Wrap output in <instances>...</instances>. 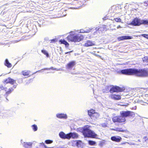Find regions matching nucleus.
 Segmentation results:
<instances>
[{"label": "nucleus", "instance_id": "obj_1", "mask_svg": "<svg viewBox=\"0 0 148 148\" xmlns=\"http://www.w3.org/2000/svg\"><path fill=\"white\" fill-rule=\"evenodd\" d=\"M117 72L119 73L126 75H135L140 77H148V68L143 69L129 68L119 70Z\"/></svg>", "mask_w": 148, "mask_h": 148}, {"label": "nucleus", "instance_id": "obj_2", "mask_svg": "<svg viewBox=\"0 0 148 148\" xmlns=\"http://www.w3.org/2000/svg\"><path fill=\"white\" fill-rule=\"evenodd\" d=\"M121 116H116L113 117L112 120L114 122L123 123L126 121L125 118L134 116V113L129 111H122L120 112Z\"/></svg>", "mask_w": 148, "mask_h": 148}, {"label": "nucleus", "instance_id": "obj_3", "mask_svg": "<svg viewBox=\"0 0 148 148\" xmlns=\"http://www.w3.org/2000/svg\"><path fill=\"white\" fill-rule=\"evenodd\" d=\"M82 133L84 137L96 138L97 135L93 131L90 130V126L87 125L82 129Z\"/></svg>", "mask_w": 148, "mask_h": 148}, {"label": "nucleus", "instance_id": "obj_4", "mask_svg": "<svg viewBox=\"0 0 148 148\" xmlns=\"http://www.w3.org/2000/svg\"><path fill=\"white\" fill-rule=\"evenodd\" d=\"M84 38L83 36L81 34H76L74 32H71L70 35L67 38L68 41L74 42H78L83 40Z\"/></svg>", "mask_w": 148, "mask_h": 148}, {"label": "nucleus", "instance_id": "obj_5", "mask_svg": "<svg viewBox=\"0 0 148 148\" xmlns=\"http://www.w3.org/2000/svg\"><path fill=\"white\" fill-rule=\"evenodd\" d=\"M88 114L92 119L94 120L98 118L99 116V114L97 112H95V110H88Z\"/></svg>", "mask_w": 148, "mask_h": 148}, {"label": "nucleus", "instance_id": "obj_6", "mask_svg": "<svg viewBox=\"0 0 148 148\" xmlns=\"http://www.w3.org/2000/svg\"><path fill=\"white\" fill-rule=\"evenodd\" d=\"M141 19L137 17L134 18L129 25L134 26H140L141 25Z\"/></svg>", "mask_w": 148, "mask_h": 148}, {"label": "nucleus", "instance_id": "obj_7", "mask_svg": "<svg viewBox=\"0 0 148 148\" xmlns=\"http://www.w3.org/2000/svg\"><path fill=\"white\" fill-rule=\"evenodd\" d=\"M123 90V89L117 86H113L110 89V92L111 93L114 92H121Z\"/></svg>", "mask_w": 148, "mask_h": 148}, {"label": "nucleus", "instance_id": "obj_8", "mask_svg": "<svg viewBox=\"0 0 148 148\" xmlns=\"http://www.w3.org/2000/svg\"><path fill=\"white\" fill-rule=\"evenodd\" d=\"M76 64L75 61L69 62L66 65V69L67 70H71Z\"/></svg>", "mask_w": 148, "mask_h": 148}, {"label": "nucleus", "instance_id": "obj_9", "mask_svg": "<svg viewBox=\"0 0 148 148\" xmlns=\"http://www.w3.org/2000/svg\"><path fill=\"white\" fill-rule=\"evenodd\" d=\"M68 139L71 138L73 139H77L78 137V134L75 132H70L68 133Z\"/></svg>", "mask_w": 148, "mask_h": 148}, {"label": "nucleus", "instance_id": "obj_10", "mask_svg": "<svg viewBox=\"0 0 148 148\" xmlns=\"http://www.w3.org/2000/svg\"><path fill=\"white\" fill-rule=\"evenodd\" d=\"M110 139L112 141L116 142H119L121 141L122 140L121 138L118 136H111Z\"/></svg>", "mask_w": 148, "mask_h": 148}, {"label": "nucleus", "instance_id": "obj_11", "mask_svg": "<svg viewBox=\"0 0 148 148\" xmlns=\"http://www.w3.org/2000/svg\"><path fill=\"white\" fill-rule=\"evenodd\" d=\"M132 38V36H123L119 37L118 38V39L119 41L131 39Z\"/></svg>", "mask_w": 148, "mask_h": 148}, {"label": "nucleus", "instance_id": "obj_12", "mask_svg": "<svg viewBox=\"0 0 148 148\" xmlns=\"http://www.w3.org/2000/svg\"><path fill=\"white\" fill-rule=\"evenodd\" d=\"M95 42H92L90 40H87L86 42L85 43L84 46L86 47H89L95 45Z\"/></svg>", "mask_w": 148, "mask_h": 148}, {"label": "nucleus", "instance_id": "obj_13", "mask_svg": "<svg viewBox=\"0 0 148 148\" xmlns=\"http://www.w3.org/2000/svg\"><path fill=\"white\" fill-rule=\"evenodd\" d=\"M56 117L58 118L61 119H66L67 118V115L63 113H59L56 114Z\"/></svg>", "mask_w": 148, "mask_h": 148}, {"label": "nucleus", "instance_id": "obj_14", "mask_svg": "<svg viewBox=\"0 0 148 148\" xmlns=\"http://www.w3.org/2000/svg\"><path fill=\"white\" fill-rule=\"evenodd\" d=\"M59 135L61 138L68 139V133L66 134L63 132H61L59 133Z\"/></svg>", "mask_w": 148, "mask_h": 148}, {"label": "nucleus", "instance_id": "obj_15", "mask_svg": "<svg viewBox=\"0 0 148 148\" xmlns=\"http://www.w3.org/2000/svg\"><path fill=\"white\" fill-rule=\"evenodd\" d=\"M4 82L6 84L10 83L12 84H13L16 82V81L10 77H8L4 80Z\"/></svg>", "mask_w": 148, "mask_h": 148}, {"label": "nucleus", "instance_id": "obj_16", "mask_svg": "<svg viewBox=\"0 0 148 148\" xmlns=\"http://www.w3.org/2000/svg\"><path fill=\"white\" fill-rule=\"evenodd\" d=\"M82 143V142L80 140H73L72 143V145L74 146L80 147L81 146Z\"/></svg>", "mask_w": 148, "mask_h": 148}, {"label": "nucleus", "instance_id": "obj_17", "mask_svg": "<svg viewBox=\"0 0 148 148\" xmlns=\"http://www.w3.org/2000/svg\"><path fill=\"white\" fill-rule=\"evenodd\" d=\"M32 144L31 142H23V146L25 148H32Z\"/></svg>", "mask_w": 148, "mask_h": 148}, {"label": "nucleus", "instance_id": "obj_18", "mask_svg": "<svg viewBox=\"0 0 148 148\" xmlns=\"http://www.w3.org/2000/svg\"><path fill=\"white\" fill-rule=\"evenodd\" d=\"M59 42L61 44H63L65 45V47L67 48L69 46V43L65 40L61 39L59 41Z\"/></svg>", "mask_w": 148, "mask_h": 148}, {"label": "nucleus", "instance_id": "obj_19", "mask_svg": "<svg viewBox=\"0 0 148 148\" xmlns=\"http://www.w3.org/2000/svg\"><path fill=\"white\" fill-rule=\"evenodd\" d=\"M111 98L114 100H118L121 99V96L120 95L114 94L111 95Z\"/></svg>", "mask_w": 148, "mask_h": 148}, {"label": "nucleus", "instance_id": "obj_20", "mask_svg": "<svg viewBox=\"0 0 148 148\" xmlns=\"http://www.w3.org/2000/svg\"><path fill=\"white\" fill-rule=\"evenodd\" d=\"M4 65L8 68H10L12 66L11 64L10 63L7 59L5 60Z\"/></svg>", "mask_w": 148, "mask_h": 148}, {"label": "nucleus", "instance_id": "obj_21", "mask_svg": "<svg viewBox=\"0 0 148 148\" xmlns=\"http://www.w3.org/2000/svg\"><path fill=\"white\" fill-rule=\"evenodd\" d=\"M141 24L142 25H148V20L145 18L144 19H141Z\"/></svg>", "mask_w": 148, "mask_h": 148}, {"label": "nucleus", "instance_id": "obj_22", "mask_svg": "<svg viewBox=\"0 0 148 148\" xmlns=\"http://www.w3.org/2000/svg\"><path fill=\"white\" fill-rule=\"evenodd\" d=\"M50 69L55 70H57V69L56 68H54L53 67H51L50 68H44L43 69H42L41 70H39V71H37L36 72H35L33 74H35L37 72H39L40 71H41L42 70H49Z\"/></svg>", "mask_w": 148, "mask_h": 148}, {"label": "nucleus", "instance_id": "obj_23", "mask_svg": "<svg viewBox=\"0 0 148 148\" xmlns=\"http://www.w3.org/2000/svg\"><path fill=\"white\" fill-rule=\"evenodd\" d=\"M30 72V71L25 70L22 71V73L24 76H27L29 75Z\"/></svg>", "mask_w": 148, "mask_h": 148}, {"label": "nucleus", "instance_id": "obj_24", "mask_svg": "<svg viewBox=\"0 0 148 148\" xmlns=\"http://www.w3.org/2000/svg\"><path fill=\"white\" fill-rule=\"evenodd\" d=\"M41 52L46 56L49 58V55L48 53L45 50L43 49L41 51Z\"/></svg>", "mask_w": 148, "mask_h": 148}, {"label": "nucleus", "instance_id": "obj_25", "mask_svg": "<svg viewBox=\"0 0 148 148\" xmlns=\"http://www.w3.org/2000/svg\"><path fill=\"white\" fill-rule=\"evenodd\" d=\"M88 142V144L90 145H95L96 143L95 141L91 140H89Z\"/></svg>", "mask_w": 148, "mask_h": 148}, {"label": "nucleus", "instance_id": "obj_26", "mask_svg": "<svg viewBox=\"0 0 148 148\" xmlns=\"http://www.w3.org/2000/svg\"><path fill=\"white\" fill-rule=\"evenodd\" d=\"M32 127L33 130L34 131H36L38 130V127L37 125L36 124H34L32 126Z\"/></svg>", "mask_w": 148, "mask_h": 148}, {"label": "nucleus", "instance_id": "obj_27", "mask_svg": "<svg viewBox=\"0 0 148 148\" xmlns=\"http://www.w3.org/2000/svg\"><path fill=\"white\" fill-rule=\"evenodd\" d=\"M11 93V92H10L9 90H8V91H7V92H6L5 94L4 95V96L5 97V98L6 99V102H7L9 100L7 98V97L8 96V95L9 94H10Z\"/></svg>", "mask_w": 148, "mask_h": 148}, {"label": "nucleus", "instance_id": "obj_28", "mask_svg": "<svg viewBox=\"0 0 148 148\" xmlns=\"http://www.w3.org/2000/svg\"><path fill=\"white\" fill-rule=\"evenodd\" d=\"M116 131L117 132H123L125 131V130L122 128H116Z\"/></svg>", "mask_w": 148, "mask_h": 148}, {"label": "nucleus", "instance_id": "obj_29", "mask_svg": "<svg viewBox=\"0 0 148 148\" xmlns=\"http://www.w3.org/2000/svg\"><path fill=\"white\" fill-rule=\"evenodd\" d=\"M53 142V141L52 140H45V143L47 144H49Z\"/></svg>", "mask_w": 148, "mask_h": 148}, {"label": "nucleus", "instance_id": "obj_30", "mask_svg": "<svg viewBox=\"0 0 148 148\" xmlns=\"http://www.w3.org/2000/svg\"><path fill=\"white\" fill-rule=\"evenodd\" d=\"M114 21H115L116 22H121V19L120 18H116L114 19Z\"/></svg>", "mask_w": 148, "mask_h": 148}, {"label": "nucleus", "instance_id": "obj_31", "mask_svg": "<svg viewBox=\"0 0 148 148\" xmlns=\"http://www.w3.org/2000/svg\"><path fill=\"white\" fill-rule=\"evenodd\" d=\"M143 37L148 39V34H143L141 35Z\"/></svg>", "mask_w": 148, "mask_h": 148}, {"label": "nucleus", "instance_id": "obj_32", "mask_svg": "<svg viewBox=\"0 0 148 148\" xmlns=\"http://www.w3.org/2000/svg\"><path fill=\"white\" fill-rule=\"evenodd\" d=\"M3 111L1 110H0V116H1L2 117H3L4 116V113L3 112Z\"/></svg>", "mask_w": 148, "mask_h": 148}, {"label": "nucleus", "instance_id": "obj_33", "mask_svg": "<svg viewBox=\"0 0 148 148\" xmlns=\"http://www.w3.org/2000/svg\"><path fill=\"white\" fill-rule=\"evenodd\" d=\"M102 126L103 127H106L107 126V123H104L102 124Z\"/></svg>", "mask_w": 148, "mask_h": 148}, {"label": "nucleus", "instance_id": "obj_34", "mask_svg": "<svg viewBox=\"0 0 148 148\" xmlns=\"http://www.w3.org/2000/svg\"><path fill=\"white\" fill-rule=\"evenodd\" d=\"M91 29H86L85 30V33H88L89 32Z\"/></svg>", "mask_w": 148, "mask_h": 148}, {"label": "nucleus", "instance_id": "obj_35", "mask_svg": "<svg viewBox=\"0 0 148 148\" xmlns=\"http://www.w3.org/2000/svg\"><path fill=\"white\" fill-rule=\"evenodd\" d=\"M79 31H80V32H78L79 33H85V30H84L83 29H81Z\"/></svg>", "mask_w": 148, "mask_h": 148}, {"label": "nucleus", "instance_id": "obj_36", "mask_svg": "<svg viewBox=\"0 0 148 148\" xmlns=\"http://www.w3.org/2000/svg\"><path fill=\"white\" fill-rule=\"evenodd\" d=\"M143 139L145 140V141L148 140V138L147 136H145L143 138Z\"/></svg>", "mask_w": 148, "mask_h": 148}, {"label": "nucleus", "instance_id": "obj_37", "mask_svg": "<svg viewBox=\"0 0 148 148\" xmlns=\"http://www.w3.org/2000/svg\"><path fill=\"white\" fill-rule=\"evenodd\" d=\"M73 51H69V52H65V54H70V53L72 52H73Z\"/></svg>", "mask_w": 148, "mask_h": 148}, {"label": "nucleus", "instance_id": "obj_38", "mask_svg": "<svg viewBox=\"0 0 148 148\" xmlns=\"http://www.w3.org/2000/svg\"><path fill=\"white\" fill-rule=\"evenodd\" d=\"M13 90V89L12 88H10L9 89V91L10 92H12Z\"/></svg>", "mask_w": 148, "mask_h": 148}, {"label": "nucleus", "instance_id": "obj_39", "mask_svg": "<svg viewBox=\"0 0 148 148\" xmlns=\"http://www.w3.org/2000/svg\"><path fill=\"white\" fill-rule=\"evenodd\" d=\"M56 39H53L52 40H51V42H55L56 41Z\"/></svg>", "mask_w": 148, "mask_h": 148}, {"label": "nucleus", "instance_id": "obj_40", "mask_svg": "<svg viewBox=\"0 0 148 148\" xmlns=\"http://www.w3.org/2000/svg\"><path fill=\"white\" fill-rule=\"evenodd\" d=\"M0 88L2 90L4 88L2 85L0 86Z\"/></svg>", "mask_w": 148, "mask_h": 148}, {"label": "nucleus", "instance_id": "obj_41", "mask_svg": "<svg viewBox=\"0 0 148 148\" xmlns=\"http://www.w3.org/2000/svg\"><path fill=\"white\" fill-rule=\"evenodd\" d=\"M48 38L47 37L45 38V40H48Z\"/></svg>", "mask_w": 148, "mask_h": 148}, {"label": "nucleus", "instance_id": "obj_42", "mask_svg": "<svg viewBox=\"0 0 148 148\" xmlns=\"http://www.w3.org/2000/svg\"><path fill=\"white\" fill-rule=\"evenodd\" d=\"M110 129H111V130L116 131V128H115V129L111 128Z\"/></svg>", "mask_w": 148, "mask_h": 148}, {"label": "nucleus", "instance_id": "obj_43", "mask_svg": "<svg viewBox=\"0 0 148 148\" xmlns=\"http://www.w3.org/2000/svg\"><path fill=\"white\" fill-rule=\"evenodd\" d=\"M144 3L145 4H147V5H148V1H145Z\"/></svg>", "mask_w": 148, "mask_h": 148}, {"label": "nucleus", "instance_id": "obj_44", "mask_svg": "<svg viewBox=\"0 0 148 148\" xmlns=\"http://www.w3.org/2000/svg\"><path fill=\"white\" fill-rule=\"evenodd\" d=\"M121 27L120 26V25H119L117 27V29H119V28H121Z\"/></svg>", "mask_w": 148, "mask_h": 148}, {"label": "nucleus", "instance_id": "obj_45", "mask_svg": "<svg viewBox=\"0 0 148 148\" xmlns=\"http://www.w3.org/2000/svg\"><path fill=\"white\" fill-rule=\"evenodd\" d=\"M21 80V82H23V80L22 79H19L18 80V81H19V80Z\"/></svg>", "mask_w": 148, "mask_h": 148}, {"label": "nucleus", "instance_id": "obj_46", "mask_svg": "<svg viewBox=\"0 0 148 148\" xmlns=\"http://www.w3.org/2000/svg\"><path fill=\"white\" fill-rule=\"evenodd\" d=\"M23 141L22 140H21V143L23 145Z\"/></svg>", "mask_w": 148, "mask_h": 148}, {"label": "nucleus", "instance_id": "obj_47", "mask_svg": "<svg viewBox=\"0 0 148 148\" xmlns=\"http://www.w3.org/2000/svg\"><path fill=\"white\" fill-rule=\"evenodd\" d=\"M62 52L61 53H60V54L61 55V57H62L63 56L62 55Z\"/></svg>", "mask_w": 148, "mask_h": 148}, {"label": "nucleus", "instance_id": "obj_48", "mask_svg": "<svg viewBox=\"0 0 148 148\" xmlns=\"http://www.w3.org/2000/svg\"><path fill=\"white\" fill-rule=\"evenodd\" d=\"M106 17H104V18H103V19L104 20H106Z\"/></svg>", "mask_w": 148, "mask_h": 148}, {"label": "nucleus", "instance_id": "obj_49", "mask_svg": "<svg viewBox=\"0 0 148 148\" xmlns=\"http://www.w3.org/2000/svg\"><path fill=\"white\" fill-rule=\"evenodd\" d=\"M13 87L14 88H15L16 87V85H14Z\"/></svg>", "mask_w": 148, "mask_h": 148}, {"label": "nucleus", "instance_id": "obj_50", "mask_svg": "<svg viewBox=\"0 0 148 148\" xmlns=\"http://www.w3.org/2000/svg\"><path fill=\"white\" fill-rule=\"evenodd\" d=\"M99 29V28H97V27L95 29L96 30H98V29Z\"/></svg>", "mask_w": 148, "mask_h": 148}, {"label": "nucleus", "instance_id": "obj_51", "mask_svg": "<svg viewBox=\"0 0 148 148\" xmlns=\"http://www.w3.org/2000/svg\"><path fill=\"white\" fill-rule=\"evenodd\" d=\"M60 49H61L60 50L61 51H62V49L61 48H60Z\"/></svg>", "mask_w": 148, "mask_h": 148}, {"label": "nucleus", "instance_id": "obj_52", "mask_svg": "<svg viewBox=\"0 0 148 148\" xmlns=\"http://www.w3.org/2000/svg\"><path fill=\"white\" fill-rule=\"evenodd\" d=\"M147 62H148V58L147 59Z\"/></svg>", "mask_w": 148, "mask_h": 148}, {"label": "nucleus", "instance_id": "obj_53", "mask_svg": "<svg viewBox=\"0 0 148 148\" xmlns=\"http://www.w3.org/2000/svg\"><path fill=\"white\" fill-rule=\"evenodd\" d=\"M78 74V73H75V74ZM73 74H74V73H73Z\"/></svg>", "mask_w": 148, "mask_h": 148}, {"label": "nucleus", "instance_id": "obj_54", "mask_svg": "<svg viewBox=\"0 0 148 148\" xmlns=\"http://www.w3.org/2000/svg\"><path fill=\"white\" fill-rule=\"evenodd\" d=\"M20 80H19V81H18L19 82H20Z\"/></svg>", "mask_w": 148, "mask_h": 148}, {"label": "nucleus", "instance_id": "obj_55", "mask_svg": "<svg viewBox=\"0 0 148 148\" xmlns=\"http://www.w3.org/2000/svg\"><path fill=\"white\" fill-rule=\"evenodd\" d=\"M0 148H2V147H0Z\"/></svg>", "mask_w": 148, "mask_h": 148}, {"label": "nucleus", "instance_id": "obj_56", "mask_svg": "<svg viewBox=\"0 0 148 148\" xmlns=\"http://www.w3.org/2000/svg\"><path fill=\"white\" fill-rule=\"evenodd\" d=\"M36 148H38V147H37Z\"/></svg>", "mask_w": 148, "mask_h": 148}]
</instances>
